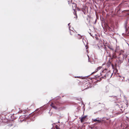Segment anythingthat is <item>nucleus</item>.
Here are the masks:
<instances>
[{"label":"nucleus","instance_id":"obj_2","mask_svg":"<svg viewBox=\"0 0 129 129\" xmlns=\"http://www.w3.org/2000/svg\"><path fill=\"white\" fill-rule=\"evenodd\" d=\"M51 106L53 108L55 109H57L56 107L54 106L52 103L51 104Z\"/></svg>","mask_w":129,"mask_h":129},{"label":"nucleus","instance_id":"obj_8","mask_svg":"<svg viewBox=\"0 0 129 129\" xmlns=\"http://www.w3.org/2000/svg\"><path fill=\"white\" fill-rule=\"evenodd\" d=\"M69 30H70V27L69 26Z\"/></svg>","mask_w":129,"mask_h":129},{"label":"nucleus","instance_id":"obj_7","mask_svg":"<svg viewBox=\"0 0 129 129\" xmlns=\"http://www.w3.org/2000/svg\"><path fill=\"white\" fill-rule=\"evenodd\" d=\"M81 38V36H80V37H79V38H78V39H80Z\"/></svg>","mask_w":129,"mask_h":129},{"label":"nucleus","instance_id":"obj_6","mask_svg":"<svg viewBox=\"0 0 129 129\" xmlns=\"http://www.w3.org/2000/svg\"><path fill=\"white\" fill-rule=\"evenodd\" d=\"M73 5H74V6H75L76 7V4H73Z\"/></svg>","mask_w":129,"mask_h":129},{"label":"nucleus","instance_id":"obj_9","mask_svg":"<svg viewBox=\"0 0 129 129\" xmlns=\"http://www.w3.org/2000/svg\"><path fill=\"white\" fill-rule=\"evenodd\" d=\"M74 14L76 15V13H74Z\"/></svg>","mask_w":129,"mask_h":129},{"label":"nucleus","instance_id":"obj_10","mask_svg":"<svg viewBox=\"0 0 129 129\" xmlns=\"http://www.w3.org/2000/svg\"><path fill=\"white\" fill-rule=\"evenodd\" d=\"M77 18V16H76V18Z\"/></svg>","mask_w":129,"mask_h":129},{"label":"nucleus","instance_id":"obj_1","mask_svg":"<svg viewBox=\"0 0 129 129\" xmlns=\"http://www.w3.org/2000/svg\"><path fill=\"white\" fill-rule=\"evenodd\" d=\"M86 116H84L82 117L81 119V122H83L84 120L85 119L86 117Z\"/></svg>","mask_w":129,"mask_h":129},{"label":"nucleus","instance_id":"obj_5","mask_svg":"<svg viewBox=\"0 0 129 129\" xmlns=\"http://www.w3.org/2000/svg\"><path fill=\"white\" fill-rule=\"evenodd\" d=\"M55 128L56 129H60V128L58 127L57 125L55 126Z\"/></svg>","mask_w":129,"mask_h":129},{"label":"nucleus","instance_id":"obj_11","mask_svg":"<svg viewBox=\"0 0 129 129\" xmlns=\"http://www.w3.org/2000/svg\"><path fill=\"white\" fill-rule=\"evenodd\" d=\"M70 24V23H69L68 24V25L69 26V24Z\"/></svg>","mask_w":129,"mask_h":129},{"label":"nucleus","instance_id":"obj_4","mask_svg":"<svg viewBox=\"0 0 129 129\" xmlns=\"http://www.w3.org/2000/svg\"><path fill=\"white\" fill-rule=\"evenodd\" d=\"M102 67H98V68L96 69V70L95 71L96 72H97L98 70H99Z\"/></svg>","mask_w":129,"mask_h":129},{"label":"nucleus","instance_id":"obj_3","mask_svg":"<svg viewBox=\"0 0 129 129\" xmlns=\"http://www.w3.org/2000/svg\"><path fill=\"white\" fill-rule=\"evenodd\" d=\"M98 118H96L95 119H93V121L95 122H96L97 121H100L99 120V119H98Z\"/></svg>","mask_w":129,"mask_h":129}]
</instances>
